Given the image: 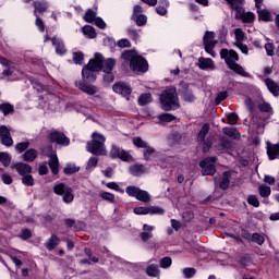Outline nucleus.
I'll return each mask as SVG.
<instances>
[{"label": "nucleus", "mask_w": 279, "mask_h": 279, "mask_svg": "<svg viewBox=\"0 0 279 279\" xmlns=\"http://www.w3.org/2000/svg\"><path fill=\"white\" fill-rule=\"evenodd\" d=\"M245 40H247V37L245 36H235V47H238V49L242 51L243 54L248 56L247 45L242 44Z\"/></svg>", "instance_id": "obj_26"}, {"label": "nucleus", "mask_w": 279, "mask_h": 279, "mask_svg": "<svg viewBox=\"0 0 279 279\" xmlns=\"http://www.w3.org/2000/svg\"><path fill=\"white\" fill-rule=\"evenodd\" d=\"M231 177L232 172L231 171H225L222 172V177L219 179V190L221 191H228L231 185Z\"/></svg>", "instance_id": "obj_20"}, {"label": "nucleus", "mask_w": 279, "mask_h": 279, "mask_svg": "<svg viewBox=\"0 0 279 279\" xmlns=\"http://www.w3.org/2000/svg\"><path fill=\"white\" fill-rule=\"evenodd\" d=\"M44 41H50L52 44V47L56 49V54L63 57L66 54V48L65 44H63V40L59 37H44Z\"/></svg>", "instance_id": "obj_13"}, {"label": "nucleus", "mask_w": 279, "mask_h": 279, "mask_svg": "<svg viewBox=\"0 0 279 279\" xmlns=\"http://www.w3.org/2000/svg\"><path fill=\"white\" fill-rule=\"evenodd\" d=\"M167 8H169V1L168 0H163L162 4H159L156 8L157 14H159V16H165V14H167Z\"/></svg>", "instance_id": "obj_45"}, {"label": "nucleus", "mask_w": 279, "mask_h": 279, "mask_svg": "<svg viewBox=\"0 0 279 279\" xmlns=\"http://www.w3.org/2000/svg\"><path fill=\"white\" fill-rule=\"evenodd\" d=\"M226 99H228V92H220L216 95L215 105L219 106Z\"/></svg>", "instance_id": "obj_53"}, {"label": "nucleus", "mask_w": 279, "mask_h": 279, "mask_svg": "<svg viewBox=\"0 0 279 279\" xmlns=\"http://www.w3.org/2000/svg\"><path fill=\"white\" fill-rule=\"evenodd\" d=\"M112 89L114 94L121 95V97L126 98V100H130L131 93H133L131 86L125 82L114 83Z\"/></svg>", "instance_id": "obj_14"}, {"label": "nucleus", "mask_w": 279, "mask_h": 279, "mask_svg": "<svg viewBox=\"0 0 279 279\" xmlns=\"http://www.w3.org/2000/svg\"><path fill=\"white\" fill-rule=\"evenodd\" d=\"M47 141H49L50 144H57L62 147H69L70 145V138L66 137L65 133L57 130L50 131V133L47 134Z\"/></svg>", "instance_id": "obj_9"}, {"label": "nucleus", "mask_w": 279, "mask_h": 279, "mask_svg": "<svg viewBox=\"0 0 279 279\" xmlns=\"http://www.w3.org/2000/svg\"><path fill=\"white\" fill-rule=\"evenodd\" d=\"M20 158L25 162H34L38 158V151L34 148H31L23 153Z\"/></svg>", "instance_id": "obj_24"}, {"label": "nucleus", "mask_w": 279, "mask_h": 279, "mask_svg": "<svg viewBox=\"0 0 279 279\" xmlns=\"http://www.w3.org/2000/svg\"><path fill=\"white\" fill-rule=\"evenodd\" d=\"M159 101L161 110L167 112L180 108V104L178 102L177 88H168L161 92Z\"/></svg>", "instance_id": "obj_3"}, {"label": "nucleus", "mask_w": 279, "mask_h": 279, "mask_svg": "<svg viewBox=\"0 0 279 279\" xmlns=\"http://www.w3.org/2000/svg\"><path fill=\"white\" fill-rule=\"evenodd\" d=\"M265 85L274 97H279V85L271 78H265Z\"/></svg>", "instance_id": "obj_25"}, {"label": "nucleus", "mask_w": 279, "mask_h": 279, "mask_svg": "<svg viewBox=\"0 0 279 279\" xmlns=\"http://www.w3.org/2000/svg\"><path fill=\"white\" fill-rule=\"evenodd\" d=\"M105 75L102 77L104 83L110 84L113 83V81H116V74H113V72H104Z\"/></svg>", "instance_id": "obj_59"}, {"label": "nucleus", "mask_w": 279, "mask_h": 279, "mask_svg": "<svg viewBox=\"0 0 279 279\" xmlns=\"http://www.w3.org/2000/svg\"><path fill=\"white\" fill-rule=\"evenodd\" d=\"M0 112L8 117L9 114H14V106L9 102L0 104Z\"/></svg>", "instance_id": "obj_36"}, {"label": "nucleus", "mask_w": 279, "mask_h": 279, "mask_svg": "<svg viewBox=\"0 0 279 279\" xmlns=\"http://www.w3.org/2000/svg\"><path fill=\"white\" fill-rule=\"evenodd\" d=\"M157 120L160 123H171L172 121L177 120V117L171 114V113L163 112V113H161L160 116L157 117Z\"/></svg>", "instance_id": "obj_35"}, {"label": "nucleus", "mask_w": 279, "mask_h": 279, "mask_svg": "<svg viewBox=\"0 0 279 279\" xmlns=\"http://www.w3.org/2000/svg\"><path fill=\"white\" fill-rule=\"evenodd\" d=\"M198 69H201L202 71H207V70H213L215 71V69H217V66L215 65L214 60H211L210 58H198V64H197Z\"/></svg>", "instance_id": "obj_21"}, {"label": "nucleus", "mask_w": 279, "mask_h": 279, "mask_svg": "<svg viewBox=\"0 0 279 279\" xmlns=\"http://www.w3.org/2000/svg\"><path fill=\"white\" fill-rule=\"evenodd\" d=\"M109 157L112 160L120 159L123 162L133 160V156L125 149H121L119 145L111 144Z\"/></svg>", "instance_id": "obj_8"}, {"label": "nucleus", "mask_w": 279, "mask_h": 279, "mask_svg": "<svg viewBox=\"0 0 279 279\" xmlns=\"http://www.w3.org/2000/svg\"><path fill=\"white\" fill-rule=\"evenodd\" d=\"M259 196L263 198L269 197L271 195V187L268 185H259L258 186Z\"/></svg>", "instance_id": "obj_44"}, {"label": "nucleus", "mask_w": 279, "mask_h": 279, "mask_svg": "<svg viewBox=\"0 0 279 279\" xmlns=\"http://www.w3.org/2000/svg\"><path fill=\"white\" fill-rule=\"evenodd\" d=\"M10 169L15 170L20 175H29L33 172L32 166L23 162L13 163Z\"/></svg>", "instance_id": "obj_19"}, {"label": "nucleus", "mask_w": 279, "mask_h": 279, "mask_svg": "<svg viewBox=\"0 0 279 279\" xmlns=\"http://www.w3.org/2000/svg\"><path fill=\"white\" fill-rule=\"evenodd\" d=\"M132 19L135 21L138 27H143V25H147V15L143 14V7L138 4L133 8Z\"/></svg>", "instance_id": "obj_17"}, {"label": "nucleus", "mask_w": 279, "mask_h": 279, "mask_svg": "<svg viewBox=\"0 0 279 279\" xmlns=\"http://www.w3.org/2000/svg\"><path fill=\"white\" fill-rule=\"evenodd\" d=\"M246 203L255 208L260 207V201H258L257 195H248V197H246Z\"/></svg>", "instance_id": "obj_49"}, {"label": "nucleus", "mask_w": 279, "mask_h": 279, "mask_svg": "<svg viewBox=\"0 0 279 279\" xmlns=\"http://www.w3.org/2000/svg\"><path fill=\"white\" fill-rule=\"evenodd\" d=\"M99 197L102 198L106 202H109L111 204H116V195H113L109 192H100Z\"/></svg>", "instance_id": "obj_47"}, {"label": "nucleus", "mask_w": 279, "mask_h": 279, "mask_svg": "<svg viewBox=\"0 0 279 279\" xmlns=\"http://www.w3.org/2000/svg\"><path fill=\"white\" fill-rule=\"evenodd\" d=\"M76 172H80V167L75 166V163H66L65 168H63V174L72 175Z\"/></svg>", "instance_id": "obj_37"}, {"label": "nucleus", "mask_w": 279, "mask_h": 279, "mask_svg": "<svg viewBox=\"0 0 279 279\" xmlns=\"http://www.w3.org/2000/svg\"><path fill=\"white\" fill-rule=\"evenodd\" d=\"M63 223L65 225L66 229H74V231L78 232L80 229L75 226V220L72 218H65V220H63Z\"/></svg>", "instance_id": "obj_57"}, {"label": "nucleus", "mask_w": 279, "mask_h": 279, "mask_svg": "<svg viewBox=\"0 0 279 279\" xmlns=\"http://www.w3.org/2000/svg\"><path fill=\"white\" fill-rule=\"evenodd\" d=\"M222 134H225L228 137H231L232 141H238L239 136H241L238 129H233V128H230V126L222 128Z\"/></svg>", "instance_id": "obj_29"}, {"label": "nucleus", "mask_w": 279, "mask_h": 279, "mask_svg": "<svg viewBox=\"0 0 279 279\" xmlns=\"http://www.w3.org/2000/svg\"><path fill=\"white\" fill-rule=\"evenodd\" d=\"M252 258L250 254L241 255L238 257V264L242 267H247L251 265Z\"/></svg>", "instance_id": "obj_42"}, {"label": "nucleus", "mask_w": 279, "mask_h": 279, "mask_svg": "<svg viewBox=\"0 0 279 279\" xmlns=\"http://www.w3.org/2000/svg\"><path fill=\"white\" fill-rule=\"evenodd\" d=\"M33 238L32 230L28 228L22 229V231L19 234V239L22 241H28L29 239Z\"/></svg>", "instance_id": "obj_46"}, {"label": "nucleus", "mask_w": 279, "mask_h": 279, "mask_svg": "<svg viewBox=\"0 0 279 279\" xmlns=\"http://www.w3.org/2000/svg\"><path fill=\"white\" fill-rule=\"evenodd\" d=\"M106 137L97 132L93 133V140L87 142L86 149L95 156H106Z\"/></svg>", "instance_id": "obj_5"}, {"label": "nucleus", "mask_w": 279, "mask_h": 279, "mask_svg": "<svg viewBox=\"0 0 279 279\" xmlns=\"http://www.w3.org/2000/svg\"><path fill=\"white\" fill-rule=\"evenodd\" d=\"M219 57L225 60L226 65L238 64L239 62V53L233 49L222 48L219 51Z\"/></svg>", "instance_id": "obj_12"}, {"label": "nucleus", "mask_w": 279, "mask_h": 279, "mask_svg": "<svg viewBox=\"0 0 279 279\" xmlns=\"http://www.w3.org/2000/svg\"><path fill=\"white\" fill-rule=\"evenodd\" d=\"M133 197H135L137 201L143 202V203H149L150 202L149 193L146 190L137 193Z\"/></svg>", "instance_id": "obj_43"}, {"label": "nucleus", "mask_w": 279, "mask_h": 279, "mask_svg": "<svg viewBox=\"0 0 279 279\" xmlns=\"http://www.w3.org/2000/svg\"><path fill=\"white\" fill-rule=\"evenodd\" d=\"M266 151L268 154L269 160H276V157L279 156V144L271 145L268 143V147H266Z\"/></svg>", "instance_id": "obj_30"}, {"label": "nucleus", "mask_w": 279, "mask_h": 279, "mask_svg": "<svg viewBox=\"0 0 279 279\" xmlns=\"http://www.w3.org/2000/svg\"><path fill=\"white\" fill-rule=\"evenodd\" d=\"M213 36H204V49L209 56L215 58V47H217L218 40L214 39Z\"/></svg>", "instance_id": "obj_18"}, {"label": "nucleus", "mask_w": 279, "mask_h": 279, "mask_svg": "<svg viewBox=\"0 0 279 279\" xmlns=\"http://www.w3.org/2000/svg\"><path fill=\"white\" fill-rule=\"evenodd\" d=\"M52 191L56 195L62 196L63 203L70 204L73 202V189L66 186L65 183H58L53 185Z\"/></svg>", "instance_id": "obj_7"}, {"label": "nucleus", "mask_w": 279, "mask_h": 279, "mask_svg": "<svg viewBox=\"0 0 279 279\" xmlns=\"http://www.w3.org/2000/svg\"><path fill=\"white\" fill-rule=\"evenodd\" d=\"M196 272H197V270H195V268H184V269H182V275H184L185 279L193 278Z\"/></svg>", "instance_id": "obj_58"}, {"label": "nucleus", "mask_w": 279, "mask_h": 279, "mask_svg": "<svg viewBox=\"0 0 279 279\" xmlns=\"http://www.w3.org/2000/svg\"><path fill=\"white\" fill-rule=\"evenodd\" d=\"M247 242H253L260 246L265 243V238L260 233H252V238Z\"/></svg>", "instance_id": "obj_48"}, {"label": "nucleus", "mask_w": 279, "mask_h": 279, "mask_svg": "<svg viewBox=\"0 0 279 279\" xmlns=\"http://www.w3.org/2000/svg\"><path fill=\"white\" fill-rule=\"evenodd\" d=\"M116 46L120 49L131 48V41L123 38L117 41Z\"/></svg>", "instance_id": "obj_60"}, {"label": "nucleus", "mask_w": 279, "mask_h": 279, "mask_svg": "<svg viewBox=\"0 0 279 279\" xmlns=\"http://www.w3.org/2000/svg\"><path fill=\"white\" fill-rule=\"evenodd\" d=\"M22 177V184L27 187L35 186V179L32 174H23Z\"/></svg>", "instance_id": "obj_40"}, {"label": "nucleus", "mask_w": 279, "mask_h": 279, "mask_svg": "<svg viewBox=\"0 0 279 279\" xmlns=\"http://www.w3.org/2000/svg\"><path fill=\"white\" fill-rule=\"evenodd\" d=\"M59 244H60L59 236L52 233L49 240H47V242L44 243V247H46L47 251L52 252L53 250H56V247L59 246Z\"/></svg>", "instance_id": "obj_23"}, {"label": "nucleus", "mask_w": 279, "mask_h": 279, "mask_svg": "<svg viewBox=\"0 0 279 279\" xmlns=\"http://www.w3.org/2000/svg\"><path fill=\"white\" fill-rule=\"evenodd\" d=\"M121 59L130 63L131 71L146 73L149 71V63L146 58L137 54L136 50H124Z\"/></svg>", "instance_id": "obj_2"}, {"label": "nucleus", "mask_w": 279, "mask_h": 279, "mask_svg": "<svg viewBox=\"0 0 279 279\" xmlns=\"http://www.w3.org/2000/svg\"><path fill=\"white\" fill-rule=\"evenodd\" d=\"M265 51H266V56L268 57L275 56V44H271V43L265 44Z\"/></svg>", "instance_id": "obj_62"}, {"label": "nucleus", "mask_w": 279, "mask_h": 279, "mask_svg": "<svg viewBox=\"0 0 279 279\" xmlns=\"http://www.w3.org/2000/svg\"><path fill=\"white\" fill-rule=\"evenodd\" d=\"M235 17L240 19L242 23H254L256 15L253 12H245L241 7H235Z\"/></svg>", "instance_id": "obj_16"}, {"label": "nucleus", "mask_w": 279, "mask_h": 279, "mask_svg": "<svg viewBox=\"0 0 279 279\" xmlns=\"http://www.w3.org/2000/svg\"><path fill=\"white\" fill-rule=\"evenodd\" d=\"M87 64H93L94 68L100 66V71L104 73H112L117 66V60L114 58H105L101 52L94 53V58H90Z\"/></svg>", "instance_id": "obj_4"}, {"label": "nucleus", "mask_w": 279, "mask_h": 279, "mask_svg": "<svg viewBox=\"0 0 279 279\" xmlns=\"http://www.w3.org/2000/svg\"><path fill=\"white\" fill-rule=\"evenodd\" d=\"M33 8L35 16H38V14H43V12H47V8H49V4L45 1H34Z\"/></svg>", "instance_id": "obj_27"}, {"label": "nucleus", "mask_w": 279, "mask_h": 279, "mask_svg": "<svg viewBox=\"0 0 279 279\" xmlns=\"http://www.w3.org/2000/svg\"><path fill=\"white\" fill-rule=\"evenodd\" d=\"M153 102V94L144 93L137 98V105L141 107L147 106Z\"/></svg>", "instance_id": "obj_31"}, {"label": "nucleus", "mask_w": 279, "mask_h": 279, "mask_svg": "<svg viewBox=\"0 0 279 279\" xmlns=\"http://www.w3.org/2000/svg\"><path fill=\"white\" fill-rule=\"evenodd\" d=\"M82 32L84 36H97V33L95 32V27L90 25H85L82 27Z\"/></svg>", "instance_id": "obj_52"}, {"label": "nucleus", "mask_w": 279, "mask_h": 279, "mask_svg": "<svg viewBox=\"0 0 279 279\" xmlns=\"http://www.w3.org/2000/svg\"><path fill=\"white\" fill-rule=\"evenodd\" d=\"M28 147H29V142L28 141L16 143V145H15V153L21 155L24 151H27Z\"/></svg>", "instance_id": "obj_41"}, {"label": "nucleus", "mask_w": 279, "mask_h": 279, "mask_svg": "<svg viewBox=\"0 0 279 279\" xmlns=\"http://www.w3.org/2000/svg\"><path fill=\"white\" fill-rule=\"evenodd\" d=\"M0 145L4 147H12L14 140H12L11 131L7 125H0Z\"/></svg>", "instance_id": "obj_15"}, {"label": "nucleus", "mask_w": 279, "mask_h": 279, "mask_svg": "<svg viewBox=\"0 0 279 279\" xmlns=\"http://www.w3.org/2000/svg\"><path fill=\"white\" fill-rule=\"evenodd\" d=\"M49 161H48V166L50 169V172H52L53 175H58L59 174V158L57 154H52L49 156Z\"/></svg>", "instance_id": "obj_22"}, {"label": "nucleus", "mask_w": 279, "mask_h": 279, "mask_svg": "<svg viewBox=\"0 0 279 279\" xmlns=\"http://www.w3.org/2000/svg\"><path fill=\"white\" fill-rule=\"evenodd\" d=\"M133 145L134 147L138 148V149H146V148H151L149 146V143H147L146 141H144L142 137L136 136L133 138Z\"/></svg>", "instance_id": "obj_33"}, {"label": "nucleus", "mask_w": 279, "mask_h": 279, "mask_svg": "<svg viewBox=\"0 0 279 279\" xmlns=\"http://www.w3.org/2000/svg\"><path fill=\"white\" fill-rule=\"evenodd\" d=\"M134 215L136 216H154V215H163L165 209L158 206H138L133 209Z\"/></svg>", "instance_id": "obj_10"}, {"label": "nucleus", "mask_w": 279, "mask_h": 279, "mask_svg": "<svg viewBox=\"0 0 279 279\" xmlns=\"http://www.w3.org/2000/svg\"><path fill=\"white\" fill-rule=\"evenodd\" d=\"M257 13H258V19L259 21H271V13L265 9H257Z\"/></svg>", "instance_id": "obj_39"}, {"label": "nucleus", "mask_w": 279, "mask_h": 279, "mask_svg": "<svg viewBox=\"0 0 279 279\" xmlns=\"http://www.w3.org/2000/svg\"><path fill=\"white\" fill-rule=\"evenodd\" d=\"M97 17V11H93V9H88L83 16L85 23H95Z\"/></svg>", "instance_id": "obj_34"}, {"label": "nucleus", "mask_w": 279, "mask_h": 279, "mask_svg": "<svg viewBox=\"0 0 279 279\" xmlns=\"http://www.w3.org/2000/svg\"><path fill=\"white\" fill-rule=\"evenodd\" d=\"M179 96L182 97V100L193 104L195 101V95L193 93V89L189 87V84L184 81H181L179 83V89H178Z\"/></svg>", "instance_id": "obj_11"}, {"label": "nucleus", "mask_w": 279, "mask_h": 279, "mask_svg": "<svg viewBox=\"0 0 279 279\" xmlns=\"http://www.w3.org/2000/svg\"><path fill=\"white\" fill-rule=\"evenodd\" d=\"M85 62V53L82 51L73 52V63L76 65H83Z\"/></svg>", "instance_id": "obj_38"}, {"label": "nucleus", "mask_w": 279, "mask_h": 279, "mask_svg": "<svg viewBox=\"0 0 279 279\" xmlns=\"http://www.w3.org/2000/svg\"><path fill=\"white\" fill-rule=\"evenodd\" d=\"M228 69L242 77H248V73L245 72L244 68L239 63L227 64Z\"/></svg>", "instance_id": "obj_28"}, {"label": "nucleus", "mask_w": 279, "mask_h": 279, "mask_svg": "<svg viewBox=\"0 0 279 279\" xmlns=\"http://www.w3.org/2000/svg\"><path fill=\"white\" fill-rule=\"evenodd\" d=\"M156 154V148L154 147H148V148H144L143 155H144V160L145 161H149L150 157Z\"/></svg>", "instance_id": "obj_55"}, {"label": "nucleus", "mask_w": 279, "mask_h": 279, "mask_svg": "<svg viewBox=\"0 0 279 279\" xmlns=\"http://www.w3.org/2000/svg\"><path fill=\"white\" fill-rule=\"evenodd\" d=\"M144 190H141L140 187H136L134 185H128L126 190H125L128 196H130V197H133V196L137 195L138 193H141Z\"/></svg>", "instance_id": "obj_51"}, {"label": "nucleus", "mask_w": 279, "mask_h": 279, "mask_svg": "<svg viewBox=\"0 0 279 279\" xmlns=\"http://www.w3.org/2000/svg\"><path fill=\"white\" fill-rule=\"evenodd\" d=\"M145 167L143 165L136 163L130 167V174H133V177H140L144 174Z\"/></svg>", "instance_id": "obj_32"}, {"label": "nucleus", "mask_w": 279, "mask_h": 279, "mask_svg": "<svg viewBox=\"0 0 279 279\" xmlns=\"http://www.w3.org/2000/svg\"><path fill=\"white\" fill-rule=\"evenodd\" d=\"M146 274L148 277H158L160 275V270H158V267L155 265H150L146 269Z\"/></svg>", "instance_id": "obj_50"}, {"label": "nucleus", "mask_w": 279, "mask_h": 279, "mask_svg": "<svg viewBox=\"0 0 279 279\" xmlns=\"http://www.w3.org/2000/svg\"><path fill=\"white\" fill-rule=\"evenodd\" d=\"M194 219V213L191 210L184 211L182 213V220H184V222H191Z\"/></svg>", "instance_id": "obj_64"}, {"label": "nucleus", "mask_w": 279, "mask_h": 279, "mask_svg": "<svg viewBox=\"0 0 279 279\" xmlns=\"http://www.w3.org/2000/svg\"><path fill=\"white\" fill-rule=\"evenodd\" d=\"M217 162V157H207L202 159V161L198 163V167H201V173L203 177H215L217 173V167L215 163Z\"/></svg>", "instance_id": "obj_6"}, {"label": "nucleus", "mask_w": 279, "mask_h": 279, "mask_svg": "<svg viewBox=\"0 0 279 279\" xmlns=\"http://www.w3.org/2000/svg\"><path fill=\"white\" fill-rule=\"evenodd\" d=\"M0 162H2L4 167H9V165H11V156L8 153H0Z\"/></svg>", "instance_id": "obj_56"}, {"label": "nucleus", "mask_w": 279, "mask_h": 279, "mask_svg": "<svg viewBox=\"0 0 279 279\" xmlns=\"http://www.w3.org/2000/svg\"><path fill=\"white\" fill-rule=\"evenodd\" d=\"M258 110L259 112H271L272 108L270 104L263 101V104H258Z\"/></svg>", "instance_id": "obj_61"}, {"label": "nucleus", "mask_w": 279, "mask_h": 279, "mask_svg": "<svg viewBox=\"0 0 279 279\" xmlns=\"http://www.w3.org/2000/svg\"><path fill=\"white\" fill-rule=\"evenodd\" d=\"M226 119H228L229 124L234 125V124H238L239 116L235 112H229L226 114Z\"/></svg>", "instance_id": "obj_54"}, {"label": "nucleus", "mask_w": 279, "mask_h": 279, "mask_svg": "<svg viewBox=\"0 0 279 279\" xmlns=\"http://www.w3.org/2000/svg\"><path fill=\"white\" fill-rule=\"evenodd\" d=\"M100 72V66H94L93 63L84 64L81 70V81L74 82V86L86 95L94 96L99 93L96 85H92L97 80V73Z\"/></svg>", "instance_id": "obj_1"}, {"label": "nucleus", "mask_w": 279, "mask_h": 279, "mask_svg": "<svg viewBox=\"0 0 279 279\" xmlns=\"http://www.w3.org/2000/svg\"><path fill=\"white\" fill-rule=\"evenodd\" d=\"M171 264H172L171 257H163L160 259V267L163 269L170 268Z\"/></svg>", "instance_id": "obj_63"}]
</instances>
